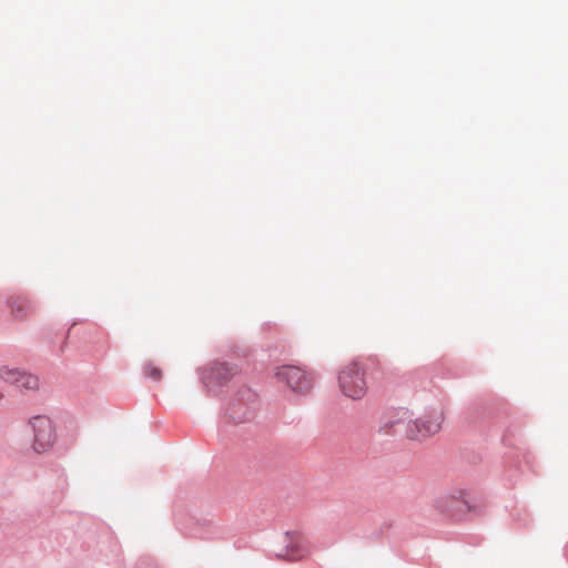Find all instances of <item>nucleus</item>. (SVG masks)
Wrapping results in <instances>:
<instances>
[{
    "mask_svg": "<svg viewBox=\"0 0 568 568\" xmlns=\"http://www.w3.org/2000/svg\"><path fill=\"white\" fill-rule=\"evenodd\" d=\"M338 387L342 394L351 399L363 398L367 390L366 371L358 362H351L338 373Z\"/></svg>",
    "mask_w": 568,
    "mask_h": 568,
    "instance_id": "nucleus-1",
    "label": "nucleus"
},
{
    "mask_svg": "<svg viewBox=\"0 0 568 568\" xmlns=\"http://www.w3.org/2000/svg\"><path fill=\"white\" fill-rule=\"evenodd\" d=\"M276 377L280 382L286 383L295 392H307L312 388V378L300 367L282 366L276 371Z\"/></svg>",
    "mask_w": 568,
    "mask_h": 568,
    "instance_id": "nucleus-4",
    "label": "nucleus"
},
{
    "mask_svg": "<svg viewBox=\"0 0 568 568\" xmlns=\"http://www.w3.org/2000/svg\"><path fill=\"white\" fill-rule=\"evenodd\" d=\"M283 548L277 554L287 560H298L305 555L304 538L300 532H286L283 536Z\"/></svg>",
    "mask_w": 568,
    "mask_h": 568,
    "instance_id": "nucleus-6",
    "label": "nucleus"
},
{
    "mask_svg": "<svg viewBox=\"0 0 568 568\" xmlns=\"http://www.w3.org/2000/svg\"><path fill=\"white\" fill-rule=\"evenodd\" d=\"M30 425L33 430L32 449L38 454L48 452L55 440L52 422L45 416H36Z\"/></svg>",
    "mask_w": 568,
    "mask_h": 568,
    "instance_id": "nucleus-3",
    "label": "nucleus"
},
{
    "mask_svg": "<svg viewBox=\"0 0 568 568\" xmlns=\"http://www.w3.org/2000/svg\"><path fill=\"white\" fill-rule=\"evenodd\" d=\"M0 377L4 382L13 384L21 389L33 390L39 386L37 376L7 366L0 368Z\"/></svg>",
    "mask_w": 568,
    "mask_h": 568,
    "instance_id": "nucleus-5",
    "label": "nucleus"
},
{
    "mask_svg": "<svg viewBox=\"0 0 568 568\" xmlns=\"http://www.w3.org/2000/svg\"><path fill=\"white\" fill-rule=\"evenodd\" d=\"M145 375L153 381H160L162 378V371L153 364L145 366Z\"/></svg>",
    "mask_w": 568,
    "mask_h": 568,
    "instance_id": "nucleus-7",
    "label": "nucleus"
},
{
    "mask_svg": "<svg viewBox=\"0 0 568 568\" xmlns=\"http://www.w3.org/2000/svg\"><path fill=\"white\" fill-rule=\"evenodd\" d=\"M444 423V412L442 408H432L424 416L409 423L406 435L410 439H423L437 434Z\"/></svg>",
    "mask_w": 568,
    "mask_h": 568,
    "instance_id": "nucleus-2",
    "label": "nucleus"
}]
</instances>
